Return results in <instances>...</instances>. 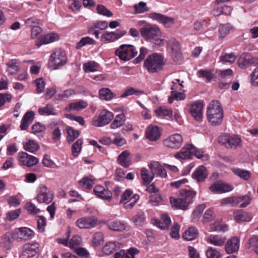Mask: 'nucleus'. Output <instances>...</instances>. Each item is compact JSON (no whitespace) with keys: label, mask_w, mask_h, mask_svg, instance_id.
Returning <instances> with one entry per match:
<instances>
[{"label":"nucleus","mask_w":258,"mask_h":258,"mask_svg":"<svg viewBox=\"0 0 258 258\" xmlns=\"http://www.w3.org/2000/svg\"><path fill=\"white\" fill-rule=\"evenodd\" d=\"M138 25L142 26L140 29V32L145 40L159 47L164 45L165 40L161 38L162 32L158 26L147 23L144 21H139Z\"/></svg>","instance_id":"nucleus-1"},{"label":"nucleus","mask_w":258,"mask_h":258,"mask_svg":"<svg viewBox=\"0 0 258 258\" xmlns=\"http://www.w3.org/2000/svg\"><path fill=\"white\" fill-rule=\"evenodd\" d=\"M207 118L212 125L220 124L223 120L224 112L223 108L219 101L213 100L207 107Z\"/></svg>","instance_id":"nucleus-2"},{"label":"nucleus","mask_w":258,"mask_h":258,"mask_svg":"<svg viewBox=\"0 0 258 258\" xmlns=\"http://www.w3.org/2000/svg\"><path fill=\"white\" fill-rule=\"evenodd\" d=\"M180 195L181 197L179 198L170 197V204L174 209L186 210L189 205L192 203V200L196 195V192L182 189L180 190Z\"/></svg>","instance_id":"nucleus-3"},{"label":"nucleus","mask_w":258,"mask_h":258,"mask_svg":"<svg viewBox=\"0 0 258 258\" xmlns=\"http://www.w3.org/2000/svg\"><path fill=\"white\" fill-rule=\"evenodd\" d=\"M164 64L162 55L154 53L148 56L144 63V68L150 73H154L161 71Z\"/></svg>","instance_id":"nucleus-4"},{"label":"nucleus","mask_w":258,"mask_h":258,"mask_svg":"<svg viewBox=\"0 0 258 258\" xmlns=\"http://www.w3.org/2000/svg\"><path fill=\"white\" fill-rule=\"evenodd\" d=\"M67 61L64 51L60 48L55 49L49 59L48 66L52 70H56L63 66Z\"/></svg>","instance_id":"nucleus-5"},{"label":"nucleus","mask_w":258,"mask_h":258,"mask_svg":"<svg viewBox=\"0 0 258 258\" xmlns=\"http://www.w3.org/2000/svg\"><path fill=\"white\" fill-rule=\"evenodd\" d=\"M40 244L38 242H28L23 246L19 258H38Z\"/></svg>","instance_id":"nucleus-6"},{"label":"nucleus","mask_w":258,"mask_h":258,"mask_svg":"<svg viewBox=\"0 0 258 258\" xmlns=\"http://www.w3.org/2000/svg\"><path fill=\"white\" fill-rule=\"evenodd\" d=\"M137 53L138 51L135 47L130 44H122L115 50V54L123 61L130 60Z\"/></svg>","instance_id":"nucleus-7"},{"label":"nucleus","mask_w":258,"mask_h":258,"mask_svg":"<svg viewBox=\"0 0 258 258\" xmlns=\"http://www.w3.org/2000/svg\"><path fill=\"white\" fill-rule=\"evenodd\" d=\"M113 113L107 110H101L98 114H96L92 120V124L96 127H103L108 124L113 119Z\"/></svg>","instance_id":"nucleus-8"},{"label":"nucleus","mask_w":258,"mask_h":258,"mask_svg":"<svg viewBox=\"0 0 258 258\" xmlns=\"http://www.w3.org/2000/svg\"><path fill=\"white\" fill-rule=\"evenodd\" d=\"M219 142L226 148L236 149L242 146V141L238 135H224L219 138Z\"/></svg>","instance_id":"nucleus-9"},{"label":"nucleus","mask_w":258,"mask_h":258,"mask_svg":"<svg viewBox=\"0 0 258 258\" xmlns=\"http://www.w3.org/2000/svg\"><path fill=\"white\" fill-rule=\"evenodd\" d=\"M54 193L45 185H40L39 187L36 200L39 203L48 204L53 199Z\"/></svg>","instance_id":"nucleus-10"},{"label":"nucleus","mask_w":258,"mask_h":258,"mask_svg":"<svg viewBox=\"0 0 258 258\" xmlns=\"http://www.w3.org/2000/svg\"><path fill=\"white\" fill-rule=\"evenodd\" d=\"M183 142L182 136L179 134L169 136L163 141L164 147L172 149H177L180 147Z\"/></svg>","instance_id":"nucleus-11"},{"label":"nucleus","mask_w":258,"mask_h":258,"mask_svg":"<svg viewBox=\"0 0 258 258\" xmlns=\"http://www.w3.org/2000/svg\"><path fill=\"white\" fill-rule=\"evenodd\" d=\"M220 83L219 86L221 89H226L229 88L231 83V80L227 82H225V81L230 79L233 75V71L231 69H226L225 70H218L217 71Z\"/></svg>","instance_id":"nucleus-12"},{"label":"nucleus","mask_w":258,"mask_h":258,"mask_svg":"<svg viewBox=\"0 0 258 258\" xmlns=\"http://www.w3.org/2000/svg\"><path fill=\"white\" fill-rule=\"evenodd\" d=\"M167 51L174 59L178 60L181 57L180 48L179 42L174 38H171L167 42Z\"/></svg>","instance_id":"nucleus-13"},{"label":"nucleus","mask_w":258,"mask_h":258,"mask_svg":"<svg viewBox=\"0 0 258 258\" xmlns=\"http://www.w3.org/2000/svg\"><path fill=\"white\" fill-rule=\"evenodd\" d=\"M237 62L240 68L244 69L251 64H258V57H254L249 53H244L240 56Z\"/></svg>","instance_id":"nucleus-14"},{"label":"nucleus","mask_w":258,"mask_h":258,"mask_svg":"<svg viewBox=\"0 0 258 258\" xmlns=\"http://www.w3.org/2000/svg\"><path fill=\"white\" fill-rule=\"evenodd\" d=\"M209 189L214 194H222L231 191L233 187L228 183L219 180L213 183Z\"/></svg>","instance_id":"nucleus-15"},{"label":"nucleus","mask_w":258,"mask_h":258,"mask_svg":"<svg viewBox=\"0 0 258 258\" xmlns=\"http://www.w3.org/2000/svg\"><path fill=\"white\" fill-rule=\"evenodd\" d=\"M195 151V147L191 144H185L180 151L174 155L177 159L185 160L190 159L193 156V153Z\"/></svg>","instance_id":"nucleus-16"},{"label":"nucleus","mask_w":258,"mask_h":258,"mask_svg":"<svg viewBox=\"0 0 258 258\" xmlns=\"http://www.w3.org/2000/svg\"><path fill=\"white\" fill-rule=\"evenodd\" d=\"M97 220L94 216L84 217L76 221V225L81 229H89L94 227Z\"/></svg>","instance_id":"nucleus-17"},{"label":"nucleus","mask_w":258,"mask_h":258,"mask_svg":"<svg viewBox=\"0 0 258 258\" xmlns=\"http://www.w3.org/2000/svg\"><path fill=\"white\" fill-rule=\"evenodd\" d=\"M18 157L20 163L29 167L36 165L39 162L38 158L26 152L19 153Z\"/></svg>","instance_id":"nucleus-18"},{"label":"nucleus","mask_w":258,"mask_h":258,"mask_svg":"<svg viewBox=\"0 0 258 258\" xmlns=\"http://www.w3.org/2000/svg\"><path fill=\"white\" fill-rule=\"evenodd\" d=\"M203 107V103L199 101L194 102L190 105L189 112L195 120L199 121L202 118Z\"/></svg>","instance_id":"nucleus-19"},{"label":"nucleus","mask_w":258,"mask_h":258,"mask_svg":"<svg viewBox=\"0 0 258 258\" xmlns=\"http://www.w3.org/2000/svg\"><path fill=\"white\" fill-rule=\"evenodd\" d=\"M149 17L162 24L166 27H171L174 23V19L173 18L167 17L159 13H151Z\"/></svg>","instance_id":"nucleus-20"},{"label":"nucleus","mask_w":258,"mask_h":258,"mask_svg":"<svg viewBox=\"0 0 258 258\" xmlns=\"http://www.w3.org/2000/svg\"><path fill=\"white\" fill-rule=\"evenodd\" d=\"M15 238L18 241L29 240L34 236V232L27 227H21L15 230Z\"/></svg>","instance_id":"nucleus-21"},{"label":"nucleus","mask_w":258,"mask_h":258,"mask_svg":"<svg viewBox=\"0 0 258 258\" xmlns=\"http://www.w3.org/2000/svg\"><path fill=\"white\" fill-rule=\"evenodd\" d=\"M152 174L154 176L165 178L167 176L166 170L158 162L153 161L148 165Z\"/></svg>","instance_id":"nucleus-22"},{"label":"nucleus","mask_w":258,"mask_h":258,"mask_svg":"<svg viewBox=\"0 0 258 258\" xmlns=\"http://www.w3.org/2000/svg\"><path fill=\"white\" fill-rule=\"evenodd\" d=\"M93 191L97 197L106 200L108 202L110 201L112 199L111 191L105 189L102 186L99 185H96L93 189Z\"/></svg>","instance_id":"nucleus-23"},{"label":"nucleus","mask_w":258,"mask_h":258,"mask_svg":"<svg viewBox=\"0 0 258 258\" xmlns=\"http://www.w3.org/2000/svg\"><path fill=\"white\" fill-rule=\"evenodd\" d=\"M239 248V239L237 237H232L228 239L225 245V249L227 253L237 252Z\"/></svg>","instance_id":"nucleus-24"},{"label":"nucleus","mask_w":258,"mask_h":258,"mask_svg":"<svg viewBox=\"0 0 258 258\" xmlns=\"http://www.w3.org/2000/svg\"><path fill=\"white\" fill-rule=\"evenodd\" d=\"M59 37L57 33H50L41 36L38 38L36 44L39 46L42 44H48L59 40Z\"/></svg>","instance_id":"nucleus-25"},{"label":"nucleus","mask_w":258,"mask_h":258,"mask_svg":"<svg viewBox=\"0 0 258 258\" xmlns=\"http://www.w3.org/2000/svg\"><path fill=\"white\" fill-rule=\"evenodd\" d=\"M161 136V131L157 126H149L146 131V137L151 141H156Z\"/></svg>","instance_id":"nucleus-26"},{"label":"nucleus","mask_w":258,"mask_h":258,"mask_svg":"<svg viewBox=\"0 0 258 258\" xmlns=\"http://www.w3.org/2000/svg\"><path fill=\"white\" fill-rule=\"evenodd\" d=\"M126 33V31L117 29L114 32H107L102 35V39L106 41H114L118 39Z\"/></svg>","instance_id":"nucleus-27"},{"label":"nucleus","mask_w":258,"mask_h":258,"mask_svg":"<svg viewBox=\"0 0 258 258\" xmlns=\"http://www.w3.org/2000/svg\"><path fill=\"white\" fill-rule=\"evenodd\" d=\"M101 223L106 225L108 229L115 231H121L125 229L124 223L120 221H102Z\"/></svg>","instance_id":"nucleus-28"},{"label":"nucleus","mask_w":258,"mask_h":258,"mask_svg":"<svg viewBox=\"0 0 258 258\" xmlns=\"http://www.w3.org/2000/svg\"><path fill=\"white\" fill-rule=\"evenodd\" d=\"M34 119V112L33 111H27L23 117L20 127L21 130H26L32 123Z\"/></svg>","instance_id":"nucleus-29"},{"label":"nucleus","mask_w":258,"mask_h":258,"mask_svg":"<svg viewBox=\"0 0 258 258\" xmlns=\"http://www.w3.org/2000/svg\"><path fill=\"white\" fill-rule=\"evenodd\" d=\"M208 175L206 168L204 166H200L192 174V177L197 182L204 181Z\"/></svg>","instance_id":"nucleus-30"},{"label":"nucleus","mask_w":258,"mask_h":258,"mask_svg":"<svg viewBox=\"0 0 258 258\" xmlns=\"http://www.w3.org/2000/svg\"><path fill=\"white\" fill-rule=\"evenodd\" d=\"M226 239L225 237L219 235L211 234L206 239V241L212 245L221 246L224 244Z\"/></svg>","instance_id":"nucleus-31"},{"label":"nucleus","mask_w":258,"mask_h":258,"mask_svg":"<svg viewBox=\"0 0 258 258\" xmlns=\"http://www.w3.org/2000/svg\"><path fill=\"white\" fill-rule=\"evenodd\" d=\"M120 243L116 241L107 242L103 247L102 251L106 255H109L120 248Z\"/></svg>","instance_id":"nucleus-32"},{"label":"nucleus","mask_w":258,"mask_h":258,"mask_svg":"<svg viewBox=\"0 0 258 258\" xmlns=\"http://www.w3.org/2000/svg\"><path fill=\"white\" fill-rule=\"evenodd\" d=\"M118 161L122 167L127 168L131 165V157L130 153L124 151L118 156Z\"/></svg>","instance_id":"nucleus-33"},{"label":"nucleus","mask_w":258,"mask_h":258,"mask_svg":"<svg viewBox=\"0 0 258 258\" xmlns=\"http://www.w3.org/2000/svg\"><path fill=\"white\" fill-rule=\"evenodd\" d=\"M139 251L136 248H132L127 252L124 250H120L115 253L114 258H135V254L138 253Z\"/></svg>","instance_id":"nucleus-34"},{"label":"nucleus","mask_w":258,"mask_h":258,"mask_svg":"<svg viewBox=\"0 0 258 258\" xmlns=\"http://www.w3.org/2000/svg\"><path fill=\"white\" fill-rule=\"evenodd\" d=\"M231 170L235 175L244 180L247 181L251 178V174L248 170L238 168H232Z\"/></svg>","instance_id":"nucleus-35"},{"label":"nucleus","mask_w":258,"mask_h":258,"mask_svg":"<svg viewBox=\"0 0 258 258\" xmlns=\"http://www.w3.org/2000/svg\"><path fill=\"white\" fill-rule=\"evenodd\" d=\"M235 220L238 222H248L251 219V215L248 213L242 211L237 210L234 213Z\"/></svg>","instance_id":"nucleus-36"},{"label":"nucleus","mask_w":258,"mask_h":258,"mask_svg":"<svg viewBox=\"0 0 258 258\" xmlns=\"http://www.w3.org/2000/svg\"><path fill=\"white\" fill-rule=\"evenodd\" d=\"M198 235L197 229L194 227H190L184 232L182 237L187 241H191L196 239Z\"/></svg>","instance_id":"nucleus-37"},{"label":"nucleus","mask_w":258,"mask_h":258,"mask_svg":"<svg viewBox=\"0 0 258 258\" xmlns=\"http://www.w3.org/2000/svg\"><path fill=\"white\" fill-rule=\"evenodd\" d=\"M125 120L124 113H120L116 115L110 125L111 129L115 130L122 125Z\"/></svg>","instance_id":"nucleus-38"},{"label":"nucleus","mask_w":258,"mask_h":258,"mask_svg":"<svg viewBox=\"0 0 258 258\" xmlns=\"http://www.w3.org/2000/svg\"><path fill=\"white\" fill-rule=\"evenodd\" d=\"M39 113L41 115H56L57 112L52 105L47 104L45 106L39 108Z\"/></svg>","instance_id":"nucleus-39"},{"label":"nucleus","mask_w":258,"mask_h":258,"mask_svg":"<svg viewBox=\"0 0 258 258\" xmlns=\"http://www.w3.org/2000/svg\"><path fill=\"white\" fill-rule=\"evenodd\" d=\"M87 106V103L81 100L78 102L70 103L66 108V110L68 111L72 110L78 111L86 108Z\"/></svg>","instance_id":"nucleus-40"},{"label":"nucleus","mask_w":258,"mask_h":258,"mask_svg":"<svg viewBox=\"0 0 258 258\" xmlns=\"http://www.w3.org/2000/svg\"><path fill=\"white\" fill-rule=\"evenodd\" d=\"M198 77L202 78L207 83H209L214 77V74L212 71L209 70L201 69L197 73Z\"/></svg>","instance_id":"nucleus-41"},{"label":"nucleus","mask_w":258,"mask_h":258,"mask_svg":"<svg viewBox=\"0 0 258 258\" xmlns=\"http://www.w3.org/2000/svg\"><path fill=\"white\" fill-rule=\"evenodd\" d=\"M233 29V27L229 23L220 25L218 29L219 37L220 38H225Z\"/></svg>","instance_id":"nucleus-42"},{"label":"nucleus","mask_w":258,"mask_h":258,"mask_svg":"<svg viewBox=\"0 0 258 258\" xmlns=\"http://www.w3.org/2000/svg\"><path fill=\"white\" fill-rule=\"evenodd\" d=\"M67 134V139L69 143L73 142L80 135V132L78 130H76L71 126L66 127Z\"/></svg>","instance_id":"nucleus-43"},{"label":"nucleus","mask_w":258,"mask_h":258,"mask_svg":"<svg viewBox=\"0 0 258 258\" xmlns=\"http://www.w3.org/2000/svg\"><path fill=\"white\" fill-rule=\"evenodd\" d=\"M99 64L94 61H89L83 64V68L85 73L94 72L98 71Z\"/></svg>","instance_id":"nucleus-44"},{"label":"nucleus","mask_w":258,"mask_h":258,"mask_svg":"<svg viewBox=\"0 0 258 258\" xmlns=\"http://www.w3.org/2000/svg\"><path fill=\"white\" fill-rule=\"evenodd\" d=\"M100 98L106 101H109L114 98L115 94L109 88H102L99 91Z\"/></svg>","instance_id":"nucleus-45"},{"label":"nucleus","mask_w":258,"mask_h":258,"mask_svg":"<svg viewBox=\"0 0 258 258\" xmlns=\"http://www.w3.org/2000/svg\"><path fill=\"white\" fill-rule=\"evenodd\" d=\"M210 231L216 232H226L228 230L227 225L220 223V221H216L209 225Z\"/></svg>","instance_id":"nucleus-46"},{"label":"nucleus","mask_w":258,"mask_h":258,"mask_svg":"<svg viewBox=\"0 0 258 258\" xmlns=\"http://www.w3.org/2000/svg\"><path fill=\"white\" fill-rule=\"evenodd\" d=\"M132 221L137 226H143L146 222V216L143 212H138L132 218Z\"/></svg>","instance_id":"nucleus-47"},{"label":"nucleus","mask_w":258,"mask_h":258,"mask_svg":"<svg viewBox=\"0 0 258 258\" xmlns=\"http://www.w3.org/2000/svg\"><path fill=\"white\" fill-rule=\"evenodd\" d=\"M23 147L26 151L31 153H33L39 149V146L38 143L31 140L27 142L24 143Z\"/></svg>","instance_id":"nucleus-48"},{"label":"nucleus","mask_w":258,"mask_h":258,"mask_svg":"<svg viewBox=\"0 0 258 258\" xmlns=\"http://www.w3.org/2000/svg\"><path fill=\"white\" fill-rule=\"evenodd\" d=\"M141 176L143 183L145 185L149 184L154 179V175L152 174L150 175L148 170L145 168L141 169Z\"/></svg>","instance_id":"nucleus-49"},{"label":"nucleus","mask_w":258,"mask_h":258,"mask_svg":"<svg viewBox=\"0 0 258 258\" xmlns=\"http://www.w3.org/2000/svg\"><path fill=\"white\" fill-rule=\"evenodd\" d=\"M11 237V234L10 232H7L5 234L3 235L1 238V245L6 248H9L12 243Z\"/></svg>","instance_id":"nucleus-50"},{"label":"nucleus","mask_w":258,"mask_h":258,"mask_svg":"<svg viewBox=\"0 0 258 258\" xmlns=\"http://www.w3.org/2000/svg\"><path fill=\"white\" fill-rule=\"evenodd\" d=\"M207 258H222V254L217 249L209 247L206 251Z\"/></svg>","instance_id":"nucleus-51"},{"label":"nucleus","mask_w":258,"mask_h":258,"mask_svg":"<svg viewBox=\"0 0 258 258\" xmlns=\"http://www.w3.org/2000/svg\"><path fill=\"white\" fill-rule=\"evenodd\" d=\"M9 69L8 71L10 74L16 73L19 70L18 61L16 59H12L7 63Z\"/></svg>","instance_id":"nucleus-52"},{"label":"nucleus","mask_w":258,"mask_h":258,"mask_svg":"<svg viewBox=\"0 0 258 258\" xmlns=\"http://www.w3.org/2000/svg\"><path fill=\"white\" fill-rule=\"evenodd\" d=\"M139 196L138 195H134L129 201L121 203L123 204V207L126 209H131L133 208L135 204L139 200Z\"/></svg>","instance_id":"nucleus-53"},{"label":"nucleus","mask_w":258,"mask_h":258,"mask_svg":"<svg viewBox=\"0 0 258 258\" xmlns=\"http://www.w3.org/2000/svg\"><path fill=\"white\" fill-rule=\"evenodd\" d=\"M156 114L158 116H170L172 111L170 108L165 106H160L155 110Z\"/></svg>","instance_id":"nucleus-54"},{"label":"nucleus","mask_w":258,"mask_h":258,"mask_svg":"<svg viewBox=\"0 0 258 258\" xmlns=\"http://www.w3.org/2000/svg\"><path fill=\"white\" fill-rule=\"evenodd\" d=\"M95 43V41L89 37H85L82 38L80 41H79L77 44L76 46V48L77 49H80L84 46L87 45V44H90V45H93Z\"/></svg>","instance_id":"nucleus-55"},{"label":"nucleus","mask_w":258,"mask_h":258,"mask_svg":"<svg viewBox=\"0 0 258 258\" xmlns=\"http://www.w3.org/2000/svg\"><path fill=\"white\" fill-rule=\"evenodd\" d=\"M79 183L81 185L88 189H91L94 184V181L92 176H86L83 178Z\"/></svg>","instance_id":"nucleus-56"},{"label":"nucleus","mask_w":258,"mask_h":258,"mask_svg":"<svg viewBox=\"0 0 258 258\" xmlns=\"http://www.w3.org/2000/svg\"><path fill=\"white\" fill-rule=\"evenodd\" d=\"M20 209L10 211L6 213L5 220L8 221H12L18 218V217L20 216Z\"/></svg>","instance_id":"nucleus-57"},{"label":"nucleus","mask_w":258,"mask_h":258,"mask_svg":"<svg viewBox=\"0 0 258 258\" xmlns=\"http://www.w3.org/2000/svg\"><path fill=\"white\" fill-rule=\"evenodd\" d=\"M104 241V237L102 233L100 232L94 234L92 238V243L94 246H98Z\"/></svg>","instance_id":"nucleus-58"},{"label":"nucleus","mask_w":258,"mask_h":258,"mask_svg":"<svg viewBox=\"0 0 258 258\" xmlns=\"http://www.w3.org/2000/svg\"><path fill=\"white\" fill-rule=\"evenodd\" d=\"M144 92L142 90H137L133 87H130L124 91V92L120 95V97L124 98L134 94L141 95Z\"/></svg>","instance_id":"nucleus-59"},{"label":"nucleus","mask_w":258,"mask_h":258,"mask_svg":"<svg viewBox=\"0 0 258 258\" xmlns=\"http://www.w3.org/2000/svg\"><path fill=\"white\" fill-rule=\"evenodd\" d=\"M185 98L184 93L178 91H171V96L168 99L170 103H172L174 99L177 100H183Z\"/></svg>","instance_id":"nucleus-60"},{"label":"nucleus","mask_w":258,"mask_h":258,"mask_svg":"<svg viewBox=\"0 0 258 258\" xmlns=\"http://www.w3.org/2000/svg\"><path fill=\"white\" fill-rule=\"evenodd\" d=\"M25 25L27 27L33 28L39 25V20L35 17H31L24 20Z\"/></svg>","instance_id":"nucleus-61"},{"label":"nucleus","mask_w":258,"mask_h":258,"mask_svg":"<svg viewBox=\"0 0 258 258\" xmlns=\"http://www.w3.org/2000/svg\"><path fill=\"white\" fill-rule=\"evenodd\" d=\"M82 141L81 139H78L74 143L72 146V154L74 156H77L81 151L82 148Z\"/></svg>","instance_id":"nucleus-62"},{"label":"nucleus","mask_w":258,"mask_h":258,"mask_svg":"<svg viewBox=\"0 0 258 258\" xmlns=\"http://www.w3.org/2000/svg\"><path fill=\"white\" fill-rule=\"evenodd\" d=\"M37 228L39 231L43 232L46 225V219L43 216H39L37 219Z\"/></svg>","instance_id":"nucleus-63"},{"label":"nucleus","mask_w":258,"mask_h":258,"mask_svg":"<svg viewBox=\"0 0 258 258\" xmlns=\"http://www.w3.org/2000/svg\"><path fill=\"white\" fill-rule=\"evenodd\" d=\"M246 246L248 248L253 247L255 252L258 254V237L251 238Z\"/></svg>","instance_id":"nucleus-64"}]
</instances>
